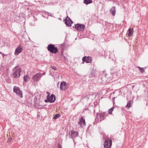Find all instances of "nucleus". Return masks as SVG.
<instances>
[{
	"instance_id": "1",
	"label": "nucleus",
	"mask_w": 148,
	"mask_h": 148,
	"mask_svg": "<svg viewBox=\"0 0 148 148\" xmlns=\"http://www.w3.org/2000/svg\"><path fill=\"white\" fill-rule=\"evenodd\" d=\"M47 49L48 51L52 53H56L58 52V49L53 44L49 45Z\"/></svg>"
},
{
	"instance_id": "2",
	"label": "nucleus",
	"mask_w": 148,
	"mask_h": 148,
	"mask_svg": "<svg viewBox=\"0 0 148 148\" xmlns=\"http://www.w3.org/2000/svg\"><path fill=\"white\" fill-rule=\"evenodd\" d=\"M14 73H13V77L15 78L18 77L20 76V73L21 71V69L19 68H17L15 67L13 69Z\"/></svg>"
},
{
	"instance_id": "3",
	"label": "nucleus",
	"mask_w": 148,
	"mask_h": 148,
	"mask_svg": "<svg viewBox=\"0 0 148 148\" xmlns=\"http://www.w3.org/2000/svg\"><path fill=\"white\" fill-rule=\"evenodd\" d=\"M112 141L109 138H107L105 140L103 143L104 148H110L112 145Z\"/></svg>"
},
{
	"instance_id": "4",
	"label": "nucleus",
	"mask_w": 148,
	"mask_h": 148,
	"mask_svg": "<svg viewBox=\"0 0 148 148\" xmlns=\"http://www.w3.org/2000/svg\"><path fill=\"white\" fill-rule=\"evenodd\" d=\"M13 91L20 98L23 97V92L18 87L15 86L13 88Z\"/></svg>"
},
{
	"instance_id": "5",
	"label": "nucleus",
	"mask_w": 148,
	"mask_h": 148,
	"mask_svg": "<svg viewBox=\"0 0 148 148\" xmlns=\"http://www.w3.org/2000/svg\"><path fill=\"white\" fill-rule=\"evenodd\" d=\"M47 93L48 94L47 99H48L49 100V102L50 103H53L56 100L55 96L53 94H52L51 95H50V93L48 92H47Z\"/></svg>"
},
{
	"instance_id": "6",
	"label": "nucleus",
	"mask_w": 148,
	"mask_h": 148,
	"mask_svg": "<svg viewBox=\"0 0 148 148\" xmlns=\"http://www.w3.org/2000/svg\"><path fill=\"white\" fill-rule=\"evenodd\" d=\"M75 28L78 31H83L85 28V26L84 25L80 24H75Z\"/></svg>"
},
{
	"instance_id": "7",
	"label": "nucleus",
	"mask_w": 148,
	"mask_h": 148,
	"mask_svg": "<svg viewBox=\"0 0 148 148\" xmlns=\"http://www.w3.org/2000/svg\"><path fill=\"white\" fill-rule=\"evenodd\" d=\"M42 76V75L40 73H38L34 75L33 77V79L34 82L39 81Z\"/></svg>"
},
{
	"instance_id": "8",
	"label": "nucleus",
	"mask_w": 148,
	"mask_h": 148,
	"mask_svg": "<svg viewBox=\"0 0 148 148\" xmlns=\"http://www.w3.org/2000/svg\"><path fill=\"white\" fill-rule=\"evenodd\" d=\"M68 88L67 84L65 82H61L60 86V88L62 90H65Z\"/></svg>"
},
{
	"instance_id": "9",
	"label": "nucleus",
	"mask_w": 148,
	"mask_h": 148,
	"mask_svg": "<svg viewBox=\"0 0 148 148\" xmlns=\"http://www.w3.org/2000/svg\"><path fill=\"white\" fill-rule=\"evenodd\" d=\"M64 21V22L65 23L66 25L70 27L72 26L71 24L73 23V21L68 16H67L66 18Z\"/></svg>"
},
{
	"instance_id": "10",
	"label": "nucleus",
	"mask_w": 148,
	"mask_h": 148,
	"mask_svg": "<svg viewBox=\"0 0 148 148\" xmlns=\"http://www.w3.org/2000/svg\"><path fill=\"white\" fill-rule=\"evenodd\" d=\"M78 124L79 125L80 127H83L86 125L85 119L84 117H82L81 118Z\"/></svg>"
},
{
	"instance_id": "11",
	"label": "nucleus",
	"mask_w": 148,
	"mask_h": 148,
	"mask_svg": "<svg viewBox=\"0 0 148 148\" xmlns=\"http://www.w3.org/2000/svg\"><path fill=\"white\" fill-rule=\"evenodd\" d=\"M23 48L20 45H18L16 48L15 52L14 54L16 55H18L23 50Z\"/></svg>"
},
{
	"instance_id": "12",
	"label": "nucleus",
	"mask_w": 148,
	"mask_h": 148,
	"mask_svg": "<svg viewBox=\"0 0 148 148\" xmlns=\"http://www.w3.org/2000/svg\"><path fill=\"white\" fill-rule=\"evenodd\" d=\"M82 61L87 63H91L92 60V58L90 56H84L82 58Z\"/></svg>"
},
{
	"instance_id": "13",
	"label": "nucleus",
	"mask_w": 148,
	"mask_h": 148,
	"mask_svg": "<svg viewBox=\"0 0 148 148\" xmlns=\"http://www.w3.org/2000/svg\"><path fill=\"white\" fill-rule=\"evenodd\" d=\"M78 135V132L74 130H72L71 132L70 136L72 138H76Z\"/></svg>"
},
{
	"instance_id": "14",
	"label": "nucleus",
	"mask_w": 148,
	"mask_h": 148,
	"mask_svg": "<svg viewBox=\"0 0 148 148\" xmlns=\"http://www.w3.org/2000/svg\"><path fill=\"white\" fill-rule=\"evenodd\" d=\"M107 114L106 113L103 112V113H100L99 116L100 118V121L103 120L107 116Z\"/></svg>"
},
{
	"instance_id": "15",
	"label": "nucleus",
	"mask_w": 148,
	"mask_h": 148,
	"mask_svg": "<svg viewBox=\"0 0 148 148\" xmlns=\"http://www.w3.org/2000/svg\"><path fill=\"white\" fill-rule=\"evenodd\" d=\"M133 101L132 100H130L128 101L126 106L127 108H129L131 107L132 105Z\"/></svg>"
},
{
	"instance_id": "16",
	"label": "nucleus",
	"mask_w": 148,
	"mask_h": 148,
	"mask_svg": "<svg viewBox=\"0 0 148 148\" xmlns=\"http://www.w3.org/2000/svg\"><path fill=\"white\" fill-rule=\"evenodd\" d=\"M110 12L114 16L115 13V7H113L110 10Z\"/></svg>"
},
{
	"instance_id": "17",
	"label": "nucleus",
	"mask_w": 148,
	"mask_h": 148,
	"mask_svg": "<svg viewBox=\"0 0 148 148\" xmlns=\"http://www.w3.org/2000/svg\"><path fill=\"white\" fill-rule=\"evenodd\" d=\"M128 36H132L133 34V29L132 28H130L128 29Z\"/></svg>"
},
{
	"instance_id": "18",
	"label": "nucleus",
	"mask_w": 148,
	"mask_h": 148,
	"mask_svg": "<svg viewBox=\"0 0 148 148\" xmlns=\"http://www.w3.org/2000/svg\"><path fill=\"white\" fill-rule=\"evenodd\" d=\"M92 0H84V3L86 5L92 3Z\"/></svg>"
},
{
	"instance_id": "19",
	"label": "nucleus",
	"mask_w": 148,
	"mask_h": 148,
	"mask_svg": "<svg viewBox=\"0 0 148 148\" xmlns=\"http://www.w3.org/2000/svg\"><path fill=\"white\" fill-rule=\"evenodd\" d=\"M23 79L25 82H27L29 79V78L28 75H26L24 77Z\"/></svg>"
},
{
	"instance_id": "20",
	"label": "nucleus",
	"mask_w": 148,
	"mask_h": 148,
	"mask_svg": "<svg viewBox=\"0 0 148 148\" xmlns=\"http://www.w3.org/2000/svg\"><path fill=\"white\" fill-rule=\"evenodd\" d=\"M115 107H113L111 108L110 109L108 110V113L110 114H111L112 113V111H113Z\"/></svg>"
},
{
	"instance_id": "21",
	"label": "nucleus",
	"mask_w": 148,
	"mask_h": 148,
	"mask_svg": "<svg viewBox=\"0 0 148 148\" xmlns=\"http://www.w3.org/2000/svg\"><path fill=\"white\" fill-rule=\"evenodd\" d=\"M60 117V115L58 114H57L55 115L53 117V119H56L57 118H58Z\"/></svg>"
},
{
	"instance_id": "22",
	"label": "nucleus",
	"mask_w": 148,
	"mask_h": 148,
	"mask_svg": "<svg viewBox=\"0 0 148 148\" xmlns=\"http://www.w3.org/2000/svg\"><path fill=\"white\" fill-rule=\"evenodd\" d=\"M138 68L139 69L140 71L142 73L144 72L145 70L143 68H142L138 66Z\"/></svg>"
},
{
	"instance_id": "23",
	"label": "nucleus",
	"mask_w": 148,
	"mask_h": 148,
	"mask_svg": "<svg viewBox=\"0 0 148 148\" xmlns=\"http://www.w3.org/2000/svg\"><path fill=\"white\" fill-rule=\"evenodd\" d=\"M51 67L53 70H57V68L56 67L54 66H52Z\"/></svg>"
},
{
	"instance_id": "24",
	"label": "nucleus",
	"mask_w": 148,
	"mask_h": 148,
	"mask_svg": "<svg viewBox=\"0 0 148 148\" xmlns=\"http://www.w3.org/2000/svg\"><path fill=\"white\" fill-rule=\"evenodd\" d=\"M45 101L46 102H49V100L48 99H47L45 100Z\"/></svg>"
},
{
	"instance_id": "25",
	"label": "nucleus",
	"mask_w": 148,
	"mask_h": 148,
	"mask_svg": "<svg viewBox=\"0 0 148 148\" xmlns=\"http://www.w3.org/2000/svg\"><path fill=\"white\" fill-rule=\"evenodd\" d=\"M47 13H48V15H49V16H52L51 15V14H50V13H49V12H47Z\"/></svg>"
},
{
	"instance_id": "26",
	"label": "nucleus",
	"mask_w": 148,
	"mask_h": 148,
	"mask_svg": "<svg viewBox=\"0 0 148 148\" xmlns=\"http://www.w3.org/2000/svg\"><path fill=\"white\" fill-rule=\"evenodd\" d=\"M58 148H61V147L60 146V145H59L58 146Z\"/></svg>"
},
{
	"instance_id": "27",
	"label": "nucleus",
	"mask_w": 148,
	"mask_h": 148,
	"mask_svg": "<svg viewBox=\"0 0 148 148\" xmlns=\"http://www.w3.org/2000/svg\"><path fill=\"white\" fill-rule=\"evenodd\" d=\"M45 73L44 72V73H43V74H42V75H45Z\"/></svg>"
},
{
	"instance_id": "28",
	"label": "nucleus",
	"mask_w": 148,
	"mask_h": 148,
	"mask_svg": "<svg viewBox=\"0 0 148 148\" xmlns=\"http://www.w3.org/2000/svg\"><path fill=\"white\" fill-rule=\"evenodd\" d=\"M147 93H148V95H147V97H148V91H147Z\"/></svg>"
},
{
	"instance_id": "29",
	"label": "nucleus",
	"mask_w": 148,
	"mask_h": 148,
	"mask_svg": "<svg viewBox=\"0 0 148 148\" xmlns=\"http://www.w3.org/2000/svg\"><path fill=\"white\" fill-rule=\"evenodd\" d=\"M0 53H1V52H0Z\"/></svg>"
}]
</instances>
